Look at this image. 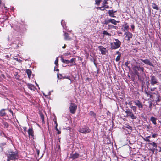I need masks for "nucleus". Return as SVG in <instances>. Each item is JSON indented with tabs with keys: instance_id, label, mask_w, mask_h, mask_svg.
<instances>
[{
	"instance_id": "1",
	"label": "nucleus",
	"mask_w": 161,
	"mask_h": 161,
	"mask_svg": "<svg viewBox=\"0 0 161 161\" xmlns=\"http://www.w3.org/2000/svg\"><path fill=\"white\" fill-rule=\"evenodd\" d=\"M8 158L7 161L11 160H15L19 158V156L17 151H9L6 154Z\"/></svg>"
},
{
	"instance_id": "2",
	"label": "nucleus",
	"mask_w": 161,
	"mask_h": 161,
	"mask_svg": "<svg viewBox=\"0 0 161 161\" xmlns=\"http://www.w3.org/2000/svg\"><path fill=\"white\" fill-rule=\"evenodd\" d=\"M121 42L118 39H115L114 41L111 43V48L112 49H116L120 47Z\"/></svg>"
},
{
	"instance_id": "3",
	"label": "nucleus",
	"mask_w": 161,
	"mask_h": 161,
	"mask_svg": "<svg viewBox=\"0 0 161 161\" xmlns=\"http://www.w3.org/2000/svg\"><path fill=\"white\" fill-rule=\"evenodd\" d=\"M150 80H149L150 83L152 86H153L159 83L157 78L153 75H151L150 76Z\"/></svg>"
},
{
	"instance_id": "4",
	"label": "nucleus",
	"mask_w": 161,
	"mask_h": 161,
	"mask_svg": "<svg viewBox=\"0 0 161 161\" xmlns=\"http://www.w3.org/2000/svg\"><path fill=\"white\" fill-rule=\"evenodd\" d=\"M77 106L76 105L73 103H71L70 104L69 107L70 111L72 114H74L77 109Z\"/></svg>"
},
{
	"instance_id": "5",
	"label": "nucleus",
	"mask_w": 161,
	"mask_h": 161,
	"mask_svg": "<svg viewBox=\"0 0 161 161\" xmlns=\"http://www.w3.org/2000/svg\"><path fill=\"white\" fill-rule=\"evenodd\" d=\"M133 103L135 104V105L138 108L139 110H141L143 108V106L142 103L138 100H136L133 101Z\"/></svg>"
},
{
	"instance_id": "6",
	"label": "nucleus",
	"mask_w": 161,
	"mask_h": 161,
	"mask_svg": "<svg viewBox=\"0 0 161 161\" xmlns=\"http://www.w3.org/2000/svg\"><path fill=\"white\" fill-rule=\"evenodd\" d=\"M125 112L127 114V117L130 116L131 118L133 119H136L137 118L134 115L131 110H127L125 111Z\"/></svg>"
},
{
	"instance_id": "7",
	"label": "nucleus",
	"mask_w": 161,
	"mask_h": 161,
	"mask_svg": "<svg viewBox=\"0 0 161 161\" xmlns=\"http://www.w3.org/2000/svg\"><path fill=\"white\" fill-rule=\"evenodd\" d=\"M90 131V130L88 127H85L83 128H80L79 130L80 132L85 134L88 133Z\"/></svg>"
},
{
	"instance_id": "8",
	"label": "nucleus",
	"mask_w": 161,
	"mask_h": 161,
	"mask_svg": "<svg viewBox=\"0 0 161 161\" xmlns=\"http://www.w3.org/2000/svg\"><path fill=\"white\" fill-rule=\"evenodd\" d=\"M125 38H126V40L127 41H130L133 36L132 34L128 31L125 32Z\"/></svg>"
},
{
	"instance_id": "9",
	"label": "nucleus",
	"mask_w": 161,
	"mask_h": 161,
	"mask_svg": "<svg viewBox=\"0 0 161 161\" xmlns=\"http://www.w3.org/2000/svg\"><path fill=\"white\" fill-rule=\"evenodd\" d=\"M98 48L102 54H106L107 52V49L106 48L102 46H98Z\"/></svg>"
},
{
	"instance_id": "10",
	"label": "nucleus",
	"mask_w": 161,
	"mask_h": 161,
	"mask_svg": "<svg viewBox=\"0 0 161 161\" xmlns=\"http://www.w3.org/2000/svg\"><path fill=\"white\" fill-rule=\"evenodd\" d=\"M141 60L146 64L149 65L150 66H153L152 63L148 59H141Z\"/></svg>"
},
{
	"instance_id": "11",
	"label": "nucleus",
	"mask_w": 161,
	"mask_h": 161,
	"mask_svg": "<svg viewBox=\"0 0 161 161\" xmlns=\"http://www.w3.org/2000/svg\"><path fill=\"white\" fill-rule=\"evenodd\" d=\"M136 71H138L140 72L141 73L143 72L144 68L142 67H140V66H135Z\"/></svg>"
},
{
	"instance_id": "12",
	"label": "nucleus",
	"mask_w": 161,
	"mask_h": 161,
	"mask_svg": "<svg viewBox=\"0 0 161 161\" xmlns=\"http://www.w3.org/2000/svg\"><path fill=\"white\" fill-rule=\"evenodd\" d=\"M129 29V26L127 24V23H125L123 25L122 31L125 32L126 31H128Z\"/></svg>"
},
{
	"instance_id": "13",
	"label": "nucleus",
	"mask_w": 161,
	"mask_h": 161,
	"mask_svg": "<svg viewBox=\"0 0 161 161\" xmlns=\"http://www.w3.org/2000/svg\"><path fill=\"white\" fill-rule=\"evenodd\" d=\"M108 14L112 18L115 17V16L114 15V13L113 10H109L108 11Z\"/></svg>"
},
{
	"instance_id": "14",
	"label": "nucleus",
	"mask_w": 161,
	"mask_h": 161,
	"mask_svg": "<svg viewBox=\"0 0 161 161\" xmlns=\"http://www.w3.org/2000/svg\"><path fill=\"white\" fill-rule=\"evenodd\" d=\"M156 120L157 118L154 117H151L150 118V120L154 125L157 124Z\"/></svg>"
},
{
	"instance_id": "15",
	"label": "nucleus",
	"mask_w": 161,
	"mask_h": 161,
	"mask_svg": "<svg viewBox=\"0 0 161 161\" xmlns=\"http://www.w3.org/2000/svg\"><path fill=\"white\" fill-rule=\"evenodd\" d=\"M26 85L28 86V88L31 90H33L35 88L34 85L31 84L27 83Z\"/></svg>"
},
{
	"instance_id": "16",
	"label": "nucleus",
	"mask_w": 161,
	"mask_h": 161,
	"mask_svg": "<svg viewBox=\"0 0 161 161\" xmlns=\"http://www.w3.org/2000/svg\"><path fill=\"white\" fill-rule=\"evenodd\" d=\"M28 134L30 136H33V131L32 128H29L28 131Z\"/></svg>"
},
{
	"instance_id": "17",
	"label": "nucleus",
	"mask_w": 161,
	"mask_h": 161,
	"mask_svg": "<svg viewBox=\"0 0 161 161\" xmlns=\"http://www.w3.org/2000/svg\"><path fill=\"white\" fill-rule=\"evenodd\" d=\"M79 157V154L77 153L73 154L71 156V158L73 159L78 158Z\"/></svg>"
},
{
	"instance_id": "18",
	"label": "nucleus",
	"mask_w": 161,
	"mask_h": 161,
	"mask_svg": "<svg viewBox=\"0 0 161 161\" xmlns=\"http://www.w3.org/2000/svg\"><path fill=\"white\" fill-rule=\"evenodd\" d=\"M157 100H156V102H160L161 100V97L160 95H158V92H157Z\"/></svg>"
},
{
	"instance_id": "19",
	"label": "nucleus",
	"mask_w": 161,
	"mask_h": 161,
	"mask_svg": "<svg viewBox=\"0 0 161 161\" xmlns=\"http://www.w3.org/2000/svg\"><path fill=\"white\" fill-rule=\"evenodd\" d=\"M110 22L112 24L116 25L117 23H119V21H116L114 19H110Z\"/></svg>"
},
{
	"instance_id": "20",
	"label": "nucleus",
	"mask_w": 161,
	"mask_h": 161,
	"mask_svg": "<svg viewBox=\"0 0 161 161\" xmlns=\"http://www.w3.org/2000/svg\"><path fill=\"white\" fill-rule=\"evenodd\" d=\"M64 36H65L64 39L66 40H69L71 39V38L68 35V34L66 32L64 33Z\"/></svg>"
},
{
	"instance_id": "21",
	"label": "nucleus",
	"mask_w": 161,
	"mask_h": 161,
	"mask_svg": "<svg viewBox=\"0 0 161 161\" xmlns=\"http://www.w3.org/2000/svg\"><path fill=\"white\" fill-rule=\"evenodd\" d=\"M6 115V113L4 109L0 111V116H3Z\"/></svg>"
},
{
	"instance_id": "22",
	"label": "nucleus",
	"mask_w": 161,
	"mask_h": 161,
	"mask_svg": "<svg viewBox=\"0 0 161 161\" xmlns=\"http://www.w3.org/2000/svg\"><path fill=\"white\" fill-rule=\"evenodd\" d=\"M110 19H105L103 21V22L102 23V24L104 25H107L109 23H110Z\"/></svg>"
},
{
	"instance_id": "23",
	"label": "nucleus",
	"mask_w": 161,
	"mask_h": 161,
	"mask_svg": "<svg viewBox=\"0 0 161 161\" xmlns=\"http://www.w3.org/2000/svg\"><path fill=\"white\" fill-rule=\"evenodd\" d=\"M152 7L154 9H156V10H158L159 9V8L155 3H152Z\"/></svg>"
},
{
	"instance_id": "24",
	"label": "nucleus",
	"mask_w": 161,
	"mask_h": 161,
	"mask_svg": "<svg viewBox=\"0 0 161 161\" xmlns=\"http://www.w3.org/2000/svg\"><path fill=\"white\" fill-rule=\"evenodd\" d=\"M26 72L29 78H30L31 75V71L29 69H27Z\"/></svg>"
},
{
	"instance_id": "25",
	"label": "nucleus",
	"mask_w": 161,
	"mask_h": 161,
	"mask_svg": "<svg viewBox=\"0 0 161 161\" xmlns=\"http://www.w3.org/2000/svg\"><path fill=\"white\" fill-rule=\"evenodd\" d=\"M61 24L64 29H65L66 28V25L65 24V22L64 20H62L61 21Z\"/></svg>"
},
{
	"instance_id": "26",
	"label": "nucleus",
	"mask_w": 161,
	"mask_h": 161,
	"mask_svg": "<svg viewBox=\"0 0 161 161\" xmlns=\"http://www.w3.org/2000/svg\"><path fill=\"white\" fill-rule=\"evenodd\" d=\"M103 34L104 35H107L108 36H111V34L107 32L106 31L104 30L103 31Z\"/></svg>"
},
{
	"instance_id": "27",
	"label": "nucleus",
	"mask_w": 161,
	"mask_h": 161,
	"mask_svg": "<svg viewBox=\"0 0 161 161\" xmlns=\"http://www.w3.org/2000/svg\"><path fill=\"white\" fill-rule=\"evenodd\" d=\"M58 57H57L56 59V60L55 61V63H54L56 65L55 66V68L56 67H57L58 66Z\"/></svg>"
},
{
	"instance_id": "28",
	"label": "nucleus",
	"mask_w": 161,
	"mask_h": 161,
	"mask_svg": "<svg viewBox=\"0 0 161 161\" xmlns=\"http://www.w3.org/2000/svg\"><path fill=\"white\" fill-rule=\"evenodd\" d=\"M108 26L109 29H116V28H117V27L116 26H114L112 25H108Z\"/></svg>"
},
{
	"instance_id": "29",
	"label": "nucleus",
	"mask_w": 161,
	"mask_h": 161,
	"mask_svg": "<svg viewBox=\"0 0 161 161\" xmlns=\"http://www.w3.org/2000/svg\"><path fill=\"white\" fill-rule=\"evenodd\" d=\"M6 145V143L3 142L1 143L0 144V147L2 150L3 149V147Z\"/></svg>"
},
{
	"instance_id": "30",
	"label": "nucleus",
	"mask_w": 161,
	"mask_h": 161,
	"mask_svg": "<svg viewBox=\"0 0 161 161\" xmlns=\"http://www.w3.org/2000/svg\"><path fill=\"white\" fill-rule=\"evenodd\" d=\"M14 76L15 77V78L17 79L18 80H19V76L18 75V74L16 72L14 74Z\"/></svg>"
},
{
	"instance_id": "31",
	"label": "nucleus",
	"mask_w": 161,
	"mask_h": 161,
	"mask_svg": "<svg viewBox=\"0 0 161 161\" xmlns=\"http://www.w3.org/2000/svg\"><path fill=\"white\" fill-rule=\"evenodd\" d=\"M89 114H90L91 116L93 117L94 118H95V117L96 116V114L93 111H90Z\"/></svg>"
},
{
	"instance_id": "32",
	"label": "nucleus",
	"mask_w": 161,
	"mask_h": 161,
	"mask_svg": "<svg viewBox=\"0 0 161 161\" xmlns=\"http://www.w3.org/2000/svg\"><path fill=\"white\" fill-rule=\"evenodd\" d=\"M130 108H131L133 111L135 112L137 110V107L135 106H132L130 107Z\"/></svg>"
},
{
	"instance_id": "33",
	"label": "nucleus",
	"mask_w": 161,
	"mask_h": 161,
	"mask_svg": "<svg viewBox=\"0 0 161 161\" xmlns=\"http://www.w3.org/2000/svg\"><path fill=\"white\" fill-rule=\"evenodd\" d=\"M149 144L152 145L153 147H155V148L157 147V145L155 142H153L152 143H149Z\"/></svg>"
},
{
	"instance_id": "34",
	"label": "nucleus",
	"mask_w": 161,
	"mask_h": 161,
	"mask_svg": "<svg viewBox=\"0 0 161 161\" xmlns=\"http://www.w3.org/2000/svg\"><path fill=\"white\" fill-rule=\"evenodd\" d=\"M0 136L2 137H4L6 138H7L5 134L2 131L0 132Z\"/></svg>"
},
{
	"instance_id": "35",
	"label": "nucleus",
	"mask_w": 161,
	"mask_h": 161,
	"mask_svg": "<svg viewBox=\"0 0 161 161\" xmlns=\"http://www.w3.org/2000/svg\"><path fill=\"white\" fill-rule=\"evenodd\" d=\"M3 124L4 126V127L8 128L9 126V125L7 122H3Z\"/></svg>"
},
{
	"instance_id": "36",
	"label": "nucleus",
	"mask_w": 161,
	"mask_h": 161,
	"mask_svg": "<svg viewBox=\"0 0 161 161\" xmlns=\"http://www.w3.org/2000/svg\"><path fill=\"white\" fill-rule=\"evenodd\" d=\"M101 0H95V4L97 5H99L100 2H101Z\"/></svg>"
},
{
	"instance_id": "37",
	"label": "nucleus",
	"mask_w": 161,
	"mask_h": 161,
	"mask_svg": "<svg viewBox=\"0 0 161 161\" xmlns=\"http://www.w3.org/2000/svg\"><path fill=\"white\" fill-rule=\"evenodd\" d=\"M108 3L107 2V0H104L103 1V2L102 4L103 6H105V5H106V4H107Z\"/></svg>"
},
{
	"instance_id": "38",
	"label": "nucleus",
	"mask_w": 161,
	"mask_h": 161,
	"mask_svg": "<svg viewBox=\"0 0 161 161\" xmlns=\"http://www.w3.org/2000/svg\"><path fill=\"white\" fill-rule=\"evenodd\" d=\"M121 56H117L116 58L115 61L117 62L119 61L120 59Z\"/></svg>"
},
{
	"instance_id": "39",
	"label": "nucleus",
	"mask_w": 161,
	"mask_h": 161,
	"mask_svg": "<svg viewBox=\"0 0 161 161\" xmlns=\"http://www.w3.org/2000/svg\"><path fill=\"white\" fill-rule=\"evenodd\" d=\"M3 20L2 21V22H4V21L7 19L8 18L6 16H3V18H2Z\"/></svg>"
},
{
	"instance_id": "40",
	"label": "nucleus",
	"mask_w": 161,
	"mask_h": 161,
	"mask_svg": "<svg viewBox=\"0 0 161 161\" xmlns=\"http://www.w3.org/2000/svg\"><path fill=\"white\" fill-rule=\"evenodd\" d=\"M75 58H72L70 60H69V61L70 62V63H72L74 62L75 61Z\"/></svg>"
},
{
	"instance_id": "41",
	"label": "nucleus",
	"mask_w": 161,
	"mask_h": 161,
	"mask_svg": "<svg viewBox=\"0 0 161 161\" xmlns=\"http://www.w3.org/2000/svg\"><path fill=\"white\" fill-rule=\"evenodd\" d=\"M158 135L157 134H154L152 135V136L153 138H155L156 137V136Z\"/></svg>"
},
{
	"instance_id": "42",
	"label": "nucleus",
	"mask_w": 161,
	"mask_h": 161,
	"mask_svg": "<svg viewBox=\"0 0 161 161\" xmlns=\"http://www.w3.org/2000/svg\"><path fill=\"white\" fill-rule=\"evenodd\" d=\"M105 9V8L103 6H102V7H101V9H100L101 10L103 11Z\"/></svg>"
},
{
	"instance_id": "43",
	"label": "nucleus",
	"mask_w": 161,
	"mask_h": 161,
	"mask_svg": "<svg viewBox=\"0 0 161 161\" xmlns=\"http://www.w3.org/2000/svg\"><path fill=\"white\" fill-rule=\"evenodd\" d=\"M116 53V54H118V56H121V53L120 52H119V51H117Z\"/></svg>"
},
{
	"instance_id": "44",
	"label": "nucleus",
	"mask_w": 161,
	"mask_h": 161,
	"mask_svg": "<svg viewBox=\"0 0 161 161\" xmlns=\"http://www.w3.org/2000/svg\"><path fill=\"white\" fill-rule=\"evenodd\" d=\"M156 89V87H154L151 88V91H154Z\"/></svg>"
},
{
	"instance_id": "45",
	"label": "nucleus",
	"mask_w": 161,
	"mask_h": 161,
	"mask_svg": "<svg viewBox=\"0 0 161 161\" xmlns=\"http://www.w3.org/2000/svg\"><path fill=\"white\" fill-rule=\"evenodd\" d=\"M65 63H66L67 64H69V63H70V62L69 61V60H65Z\"/></svg>"
},
{
	"instance_id": "46",
	"label": "nucleus",
	"mask_w": 161,
	"mask_h": 161,
	"mask_svg": "<svg viewBox=\"0 0 161 161\" xmlns=\"http://www.w3.org/2000/svg\"><path fill=\"white\" fill-rule=\"evenodd\" d=\"M129 64V63L128 62H125V66L127 67L128 66Z\"/></svg>"
},
{
	"instance_id": "47",
	"label": "nucleus",
	"mask_w": 161,
	"mask_h": 161,
	"mask_svg": "<svg viewBox=\"0 0 161 161\" xmlns=\"http://www.w3.org/2000/svg\"><path fill=\"white\" fill-rule=\"evenodd\" d=\"M131 28L132 29L133 31L134 30V29H135V26H134V25H132L131 26Z\"/></svg>"
},
{
	"instance_id": "48",
	"label": "nucleus",
	"mask_w": 161,
	"mask_h": 161,
	"mask_svg": "<svg viewBox=\"0 0 161 161\" xmlns=\"http://www.w3.org/2000/svg\"><path fill=\"white\" fill-rule=\"evenodd\" d=\"M61 60L62 62L65 63V60L62 58V57H61Z\"/></svg>"
},
{
	"instance_id": "49",
	"label": "nucleus",
	"mask_w": 161,
	"mask_h": 161,
	"mask_svg": "<svg viewBox=\"0 0 161 161\" xmlns=\"http://www.w3.org/2000/svg\"><path fill=\"white\" fill-rule=\"evenodd\" d=\"M146 93L148 95H149V97H150V98H152V94H148L147 92H146Z\"/></svg>"
},
{
	"instance_id": "50",
	"label": "nucleus",
	"mask_w": 161,
	"mask_h": 161,
	"mask_svg": "<svg viewBox=\"0 0 161 161\" xmlns=\"http://www.w3.org/2000/svg\"><path fill=\"white\" fill-rule=\"evenodd\" d=\"M129 105L131 106L132 104V102L131 101H130L128 103Z\"/></svg>"
},
{
	"instance_id": "51",
	"label": "nucleus",
	"mask_w": 161,
	"mask_h": 161,
	"mask_svg": "<svg viewBox=\"0 0 161 161\" xmlns=\"http://www.w3.org/2000/svg\"><path fill=\"white\" fill-rule=\"evenodd\" d=\"M148 139L147 137H146V138H144V140L145 141H147V140H148Z\"/></svg>"
},
{
	"instance_id": "52",
	"label": "nucleus",
	"mask_w": 161,
	"mask_h": 161,
	"mask_svg": "<svg viewBox=\"0 0 161 161\" xmlns=\"http://www.w3.org/2000/svg\"><path fill=\"white\" fill-rule=\"evenodd\" d=\"M104 7L105 8H108L109 7V6L108 5H105Z\"/></svg>"
},
{
	"instance_id": "53",
	"label": "nucleus",
	"mask_w": 161,
	"mask_h": 161,
	"mask_svg": "<svg viewBox=\"0 0 161 161\" xmlns=\"http://www.w3.org/2000/svg\"><path fill=\"white\" fill-rule=\"evenodd\" d=\"M41 117L42 120H44V116L43 115H41Z\"/></svg>"
},
{
	"instance_id": "54",
	"label": "nucleus",
	"mask_w": 161,
	"mask_h": 161,
	"mask_svg": "<svg viewBox=\"0 0 161 161\" xmlns=\"http://www.w3.org/2000/svg\"><path fill=\"white\" fill-rule=\"evenodd\" d=\"M149 85V82L148 81L147 83V87H148V86Z\"/></svg>"
},
{
	"instance_id": "55",
	"label": "nucleus",
	"mask_w": 161,
	"mask_h": 161,
	"mask_svg": "<svg viewBox=\"0 0 161 161\" xmlns=\"http://www.w3.org/2000/svg\"><path fill=\"white\" fill-rule=\"evenodd\" d=\"M23 129H24V130L25 131H26V129L27 128H26V127H24L23 128Z\"/></svg>"
},
{
	"instance_id": "56",
	"label": "nucleus",
	"mask_w": 161,
	"mask_h": 161,
	"mask_svg": "<svg viewBox=\"0 0 161 161\" xmlns=\"http://www.w3.org/2000/svg\"><path fill=\"white\" fill-rule=\"evenodd\" d=\"M66 47V45L64 44V46L63 47H62L63 48H65Z\"/></svg>"
},
{
	"instance_id": "57",
	"label": "nucleus",
	"mask_w": 161,
	"mask_h": 161,
	"mask_svg": "<svg viewBox=\"0 0 161 161\" xmlns=\"http://www.w3.org/2000/svg\"><path fill=\"white\" fill-rule=\"evenodd\" d=\"M101 7H97V9H100V10L101 9Z\"/></svg>"
},
{
	"instance_id": "58",
	"label": "nucleus",
	"mask_w": 161,
	"mask_h": 161,
	"mask_svg": "<svg viewBox=\"0 0 161 161\" xmlns=\"http://www.w3.org/2000/svg\"><path fill=\"white\" fill-rule=\"evenodd\" d=\"M147 141L149 143H150V142H151V141L149 139L147 140Z\"/></svg>"
},
{
	"instance_id": "59",
	"label": "nucleus",
	"mask_w": 161,
	"mask_h": 161,
	"mask_svg": "<svg viewBox=\"0 0 161 161\" xmlns=\"http://www.w3.org/2000/svg\"><path fill=\"white\" fill-rule=\"evenodd\" d=\"M71 31H72L71 30H69L68 31L67 30V31L68 32H71Z\"/></svg>"
},
{
	"instance_id": "60",
	"label": "nucleus",
	"mask_w": 161,
	"mask_h": 161,
	"mask_svg": "<svg viewBox=\"0 0 161 161\" xmlns=\"http://www.w3.org/2000/svg\"><path fill=\"white\" fill-rule=\"evenodd\" d=\"M136 72V74L137 75L139 76L138 72Z\"/></svg>"
},
{
	"instance_id": "61",
	"label": "nucleus",
	"mask_w": 161,
	"mask_h": 161,
	"mask_svg": "<svg viewBox=\"0 0 161 161\" xmlns=\"http://www.w3.org/2000/svg\"><path fill=\"white\" fill-rule=\"evenodd\" d=\"M39 150H38L37 151V153L38 155H39Z\"/></svg>"
},
{
	"instance_id": "62",
	"label": "nucleus",
	"mask_w": 161,
	"mask_h": 161,
	"mask_svg": "<svg viewBox=\"0 0 161 161\" xmlns=\"http://www.w3.org/2000/svg\"><path fill=\"white\" fill-rule=\"evenodd\" d=\"M153 94H156L157 96V92L156 93H155V92H154L153 93Z\"/></svg>"
},
{
	"instance_id": "63",
	"label": "nucleus",
	"mask_w": 161,
	"mask_h": 161,
	"mask_svg": "<svg viewBox=\"0 0 161 161\" xmlns=\"http://www.w3.org/2000/svg\"><path fill=\"white\" fill-rule=\"evenodd\" d=\"M66 78L67 79H68L69 80H70L69 78V76H67L66 77Z\"/></svg>"
},
{
	"instance_id": "64",
	"label": "nucleus",
	"mask_w": 161,
	"mask_h": 161,
	"mask_svg": "<svg viewBox=\"0 0 161 161\" xmlns=\"http://www.w3.org/2000/svg\"><path fill=\"white\" fill-rule=\"evenodd\" d=\"M10 112H11L12 114H13V111H11V110H10Z\"/></svg>"
}]
</instances>
